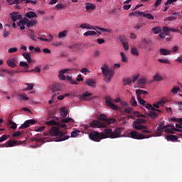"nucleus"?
<instances>
[{
	"label": "nucleus",
	"mask_w": 182,
	"mask_h": 182,
	"mask_svg": "<svg viewBox=\"0 0 182 182\" xmlns=\"http://www.w3.org/2000/svg\"><path fill=\"white\" fill-rule=\"evenodd\" d=\"M139 74H137V75H133L132 76V82H133V83H134V82H136V81H137V79H139Z\"/></svg>",
	"instance_id": "obj_61"
},
{
	"label": "nucleus",
	"mask_w": 182,
	"mask_h": 182,
	"mask_svg": "<svg viewBox=\"0 0 182 182\" xmlns=\"http://www.w3.org/2000/svg\"><path fill=\"white\" fill-rule=\"evenodd\" d=\"M10 135L8 134H4L0 137V143H2V141H5V140L9 139Z\"/></svg>",
	"instance_id": "obj_47"
},
{
	"label": "nucleus",
	"mask_w": 182,
	"mask_h": 182,
	"mask_svg": "<svg viewBox=\"0 0 182 182\" xmlns=\"http://www.w3.org/2000/svg\"><path fill=\"white\" fill-rule=\"evenodd\" d=\"M146 83H147V80L146 79V77L140 78L137 81V85L141 89H144V86H146Z\"/></svg>",
	"instance_id": "obj_13"
},
{
	"label": "nucleus",
	"mask_w": 182,
	"mask_h": 182,
	"mask_svg": "<svg viewBox=\"0 0 182 182\" xmlns=\"http://www.w3.org/2000/svg\"><path fill=\"white\" fill-rule=\"evenodd\" d=\"M9 35H11V33L6 30H4V34L3 36L4 38H8L9 37Z\"/></svg>",
	"instance_id": "obj_58"
},
{
	"label": "nucleus",
	"mask_w": 182,
	"mask_h": 182,
	"mask_svg": "<svg viewBox=\"0 0 182 182\" xmlns=\"http://www.w3.org/2000/svg\"><path fill=\"white\" fill-rule=\"evenodd\" d=\"M27 19H32L33 18H38V15L34 11H29L25 14V17Z\"/></svg>",
	"instance_id": "obj_17"
},
{
	"label": "nucleus",
	"mask_w": 182,
	"mask_h": 182,
	"mask_svg": "<svg viewBox=\"0 0 182 182\" xmlns=\"http://www.w3.org/2000/svg\"><path fill=\"white\" fill-rule=\"evenodd\" d=\"M129 136L131 139H135V140H143L144 139H150V137H151V136H144V134H139L134 130L129 133Z\"/></svg>",
	"instance_id": "obj_6"
},
{
	"label": "nucleus",
	"mask_w": 182,
	"mask_h": 182,
	"mask_svg": "<svg viewBox=\"0 0 182 182\" xmlns=\"http://www.w3.org/2000/svg\"><path fill=\"white\" fill-rule=\"evenodd\" d=\"M137 100L139 105H141L142 106H146V101L142 99L141 97H137Z\"/></svg>",
	"instance_id": "obj_43"
},
{
	"label": "nucleus",
	"mask_w": 182,
	"mask_h": 182,
	"mask_svg": "<svg viewBox=\"0 0 182 182\" xmlns=\"http://www.w3.org/2000/svg\"><path fill=\"white\" fill-rule=\"evenodd\" d=\"M7 144L9 147H14V146H16V144H19L17 141L15 140H9L7 141Z\"/></svg>",
	"instance_id": "obj_28"
},
{
	"label": "nucleus",
	"mask_w": 182,
	"mask_h": 182,
	"mask_svg": "<svg viewBox=\"0 0 182 182\" xmlns=\"http://www.w3.org/2000/svg\"><path fill=\"white\" fill-rule=\"evenodd\" d=\"M165 133H169L171 134H174V129H173V127H172V129H170V128H168V129H166L164 130Z\"/></svg>",
	"instance_id": "obj_55"
},
{
	"label": "nucleus",
	"mask_w": 182,
	"mask_h": 182,
	"mask_svg": "<svg viewBox=\"0 0 182 182\" xmlns=\"http://www.w3.org/2000/svg\"><path fill=\"white\" fill-rule=\"evenodd\" d=\"M136 97H139L140 96H141V95H149V92L146 90H136Z\"/></svg>",
	"instance_id": "obj_25"
},
{
	"label": "nucleus",
	"mask_w": 182,
	"mask_h": 182,
	"mask_svg": "<svg viewBox=\"0 0 182 182\" xmlns=\"http://www.w3.org/2000/svg\"><path fill=\"white\" fill-rule=\"evenodd\" d=\"M102 73L105 76V82L106 83H110L113 76H114V71L113 69H110L108 65H103L101 68Z\"/></svg>",
	"instance_id": "obj_1"
},
{
	"label": "nucleus",
	"mask_w": 182,
	"mask_h": 182,
	"mask_svg": "<svg viewBox=\"0 0 182 182\" xmlns=\"http://www.w3.org/2000/svg\"><path fill=\"white\" fill-rule=\"evenodd\" d=\"M81 73H83L84 75H86L87 73H90V70H89V69L85 68H82L81 70H80Z\"/></svg>",
	"instance_id": "obj_57"
},
{
	"label": "nucleus",
	"mask_w": 182,
	"mask_h": 182,
	"mask_svg": "<svg viewBox=\"0 0 182 182\" xmlns=\"http://www.w3.org/2000/svg\"><path fill=\"white\" fill-rule=\"evenodd\" d=\"M80 28L81 29H93L94 31H96V28H95V27L90 24H87V23H82L80 26Z\"/></svg>",
	"instance_id": "obj_20"
},
{
	"label": "nucleus",
	"mask_w": 182,
	"mask_h": 182,
	"mask_svg": "<svg viewBox=\"0 0 182 182\" xmlns=\"http://www.w3.org/2000/svg\"><path fill=\"white\" fill-rule=\"evenodd\" d=\"M35 123H36V121H35L33 119L26 120L18 129H28V127L35 124Z\"/></svg>",
	"instance_id": "obj_8"
},
{
	"label": "nucleus",
	"mask_w": 182,
	"mask_h": 182,
	"mask_svg": "<svg viewBox=\"0 0 182 182\" xmlns=\"http://www.w3.org/2000/svg\"><path fill=\"white\" fill-rule=\"evenodd\" d=\"M159 113H161V110L154 108L149 111V116L151 119H157L159 117Z\"/></svg>",
	"instance_id": "obj_10"
},
{
	"label": "nucleus",
	"mask_w": 182,
	"mask_h": 182,
	"mask_svg": "<svg viewBox=\"0 0 182 182\" xmlns=\"http://www.w3.org/2000/svg\"><path fill=\"white\" fill-rule=\"evenodd\" d=\"M114 100L110 96H107L105 97V104L107 105V107H110L112 110H119V107L114 105Z\"/></svg>",
	"instance_id": "obj_7"
},
{
	"label": "nucleus",
	"mask_w": 182,
	"mask_h": 182,
	"mask_svg": "<svg viewBox=\"0 0 182 182\" xmlns=\"http://www.w3.org/2000/svg\"><path fill=\"white\" fill-rule=\"evenodd\" d=\"M70 122L73 123V122H74L73 119H72V118H65V119H62L63 123H69Z\"/></svg>",
	"instance_id": "obj_52"
},
{
	"label": "nucleus",
	"mask_w": 182,
	"mask_h": 182,
	"mask_svg": "<svg viewBox=\"0 0 182 182\" xmlns=\"http://www.w3.org/2000/svg\"><path fill=\"white\" fill-rule=\"evenodd\" d=\"M130 103L134 107H136V106H137V101H136V98L134 96L132 97Z\"/></svg>",
	"instance_id": "obj_41"
},
{
	"label": "nucleus",
	"mask_w": 182,
	"mask_h": 182,
	"mask_svg": "<svg viewBox=\"0 0 182 182\" xmlns=\"http://www.w3.org/2000/svg\"><path fill=\"white\" fill-rule=\"evenodd\" d=\"M98 120H102V122H107V117H106V114H101L98 117Z\"/></svg>",
	"instance_id": "obj_42"
},
{
	"label": "nucleus",
	"mask_w": 182,
	"mask_h": 182,
	"mask_svg": "<svg viewBox=\"0 0 182 182\" xmlns=\"http://www.w3.org/2000/svg\"><path fill=\"white\" fill-rule=\"evenodd\" d=\"M120 55L122 58V62H124V63H127L129 60L127 59V57H126V54H124L123 52H121Z\"/></svg>",
	"instance_id": "obj_39"
},
{
	"label": "nucleus",
	"mask_w": 182,
	"mask_h": 182,
	"mask_svg": "<svg viewBox=\"0 0 182 182\" xmlns=\"http://www.w3.org/2000/svg\"><path fill=\"white\" fill-rule=\"evenodd\" d=\"M162 32L165 33L166 36H168V33H170V32H178V30L168 26H163Z\"/></svg>",
	"instance_id": "obj_11"
},
{
	"label": "nucleus",
	"mask_w": 182,
	"mask_h": 182,
	"mask_svg": "<svg viewBox=\"0 0 182 182\" xmlns=\"http://www.w3.org/2000/svg\"><path fill=\"white\" fill-rule=\"evenodd\" d=\"M26 86H28L26 88L23 89L24 92H26V90H32L33 89V84H29V83H26Z\"/></svg>",
	"instance_id": "obj_45"
},
{
	"label": "nucleus",
	"mask_w": 182,
	"mask_h": 182,
	"mask_svg": "<svg viewBox=\"0 0 182 182\" xmlns=\"http://www.w3.org/2000/svg\"><path fill=\"white\" fill-rule=\"evenodd\" d=\"M19 65L21 68H24V69H29V64L25 61H21Z\"/></svg>",
	"instance_id": "obj_34"
},
{
	"label": "nucleus",
	"mask_w": 182,
	"mask_h": 182,
	"mask_svg": "<svg viewBox=\"0 0 182 182\" xmlns=\"http://www.w3.org/2000/svg\"><path fill=\"white\" fill-rule=\"evenodd\" d=\"M79 133H80V131H73L71 132V137H77L79 136Z\"/></svg>",
	"instance_id": "obj_54"
},
{
	"label": "nucleus",
	"mask_w": 182,
	"mask_h": 182,
	"mask_svg": "<svg viewBox=\"0 0 182 182\" xmlns=\"http://www.w3.org/2000/svg\"><path fill=\"white\" fill-rule=\"evenodd\" d=\"M96 9V6L93 4L88 3L87 6H85L86 11H95Z\"/></svg>",
	"instance_id": "obj_27"
},
{
	"label": "nucleus",
	"mask_w": 182,
	"mask_h": 182,
	"mask_svg": "<svg viewBox=\"0 0 182 182\" xmlns=\"http://www.w3.org/2000/svg\"><path fill=\"white\" fill-rule=\"evenodd\" d=\"M180 90V87H176L174 86L173 87V89L171 90V93H173V95H176V93Z\"/></svg>",
	"instance_id": "obj_49"
},
{
	"label": "nucleus",
	"mask_w": 182,
	"mask_h": 182,
	"mask_svg": "<svg viewBox=\"0 0 182 182\" xmlns=\"http://www.w3.org/2000/svg\"><path fill=\"white\" fill-rule=\"evenodd\" d=\"M125 113H127L128 114H130L132 112H133V108L129 107L124 109Z\"/></svg>",
	"instance_id": "obj_63"
},
{
	"label": "nucleus",
	"mask_w": 182,
	"mask_h": 182,
	"mask_svg": "<svg viewBox=\"0 0 182 182\" xmlns=\"http://www.w3.org/2000/svg\"><path fill=\"white\" fill-rule=\"evenodd\" d=\"M96 31H88L85 33H84V36H95L96 35Z\"/></svg>",
	"instance_id": "obj_33"
},
{
	"label": "nucleus",
	"mask_w": 182,
	"mask_h": 182,
	"mask_svg": "<svg viewBox=\"0 0 182 182\" xmlns=\"http://www.w3.org/2000/svg\"><path fill=\"white\" fill-rule=\"evenodd\" d=\"M25 21L27 28H32L33 26H36V23H38L36 20H29L27 18H25Z\"/></svg>",
	"instance_id": "obj_14"
},
{
	"label": "nucleus",
	"mask_w": 182,
	"mask_h": 182,
	"mask_svg": "<svg viewBox=\"0 0 182 182\" xmlns=\"http://www.w3.org/2000/svg\"><path fill=\"white\" fill-rule=\"evenodd\" d=\"M100 56V51L99 50H94V57L99 58Z\"/></svg>",
	"instance_id": "obj_59"
},
{
	"label": "nucleus",
	"mask_w": 182,
	"mask_h": 182,
	"mask_svg": "<svg viewBox=\"0 0 182 182\" xmlns=\"http://www.w3.org/2000/svg\"><path fill=\"white\" fill-rule=\"evenodd\" d=\"M122 132H123V128L122 127H117L114 132L111 129H106L105 130L107 137H109V139H119L122 135Z\"/></svg>",
	"instance_id": "obj_4"
},
{
	"label": "nucleus",
	"mask_w": 182,
	"mask_h": 182,
	"mask_svg": "<svg viewBox=\"0 0 182 182\" xmlns=\"http://www.w3.org/2000/svg\"><path fill=\"white\" fill-rule=\"evenodd\" d=\"M131 53H132L134 56H139V51L137 50V48L133 47V48L131 49Z\"/></svg>",
	"instance_id": "obj_38"
},
{
	"label": "nucleus",
	"mask_w": 182,
	"mask_h": 182,
	"mask_svg": "<svg viewBox=\"0 0 182 182\" xmlns=\"http://www.w3.org/2000/svg\"><path fill=\"white\" fill-rule=\"evenodd\" d=\"M130 8H132V4H124V5L123 6V9H124V11H129V9Z\"/></svg>",
	"instance_id": "obj_60"
},
{
	"label": "nucleus",
	"mask_w": 182,
	"mask_h": 182,
	"mask_svg": "<svg viewBox=\"0 0 182 182\" xmlns=\"http://www.w3.org/2000/svg\"><path fill=\"white\" fill-rule=\"evenodd\" d=\"M85 83L90 87H96V81L93 79H87Z\"/></svg>",
	"instance_id": "obj_18"
},
{
	"label": "nucleus",
	"mask_w": 182,
	"mask_h": 182,
	"mask_svg": "<svg viewBox=\"0 0 182 182\" xmlns=\"http://www.w3.org/2000/svg\"><path fill=\"white\" fill-rule=\"evenodd\" d=\"M10 16L13 22H16V21H21L22 19V15L19 14L18 11L10 13Z\"/></svg>",
	"instance_id": "obj_9"
},
{
	"label": "nucleus",
	"mask_w": 182,
	"mask_h": 182,
	"mask_svg": "<svg viewBox=\"0 0 182 182\" xmlns=\"http://www.w3.org/2000/svg\"><path fill=\"white\" fill-rule=\"evenodd\" d=\"M141 12L142 11H134V12H132L129 13V16H137V15H139V16H141Z\"/></svg>",
	"instance_id": "obj_44"
},
{
	"label": "nucleus",
	"mask_w": 182,
	"mask_h": 182,
	"mask_svg": "<svg viewBox=\"0 0 182 182\" xmlns=\"http://www.w3.org/2000/svg\"><path fill=\"white\" fill-rule=\"evenodd\" d=\"M152 32L155 34L157 35V33H160L161 32V28L160 27H154L152 28Z\"/></svg>",
	"instance_id": "obj_37"
},
{
	"label": "nucleus",
	"mask_w": 182,
	"mask_h": 182,
	"mask_svg": "<svg viewBox=\"0 0 182 182\" xmlns=\"http://www.w3.org/2000/svg\"><path fill=\"white\" fill-rule=\"evenodd\" d=\"M97 42L99 45H102V43H105V42H106V41L103 38H98L97 40Z\"/></svg>",
	"instance_id": "obj_62"
},
{
	"label": "nucleus",
	"mask_w": 182,
	"mask_h": 182,
	"mask_svg": "<svg viewBox=\"0 0 182 182\" xmlns=\"http://www.w3.org/2000/svg\"><path fill=\"white\" fill-rule=\"evenodd\" d=\"M16 25H17V26H19V28L21 31H24L25 25H26V21L25 20V18H22L18 22H17Z\"/></svg>",
	"instance_id": "obj_16"
},
{
	"label": "nucleus",
	"mask_w": 182,
	"mask_h": 182,
	"mask_svg": "<svg viewBox=\"0 0 182 182\" xmlns=\"http://www.w3.org/2000/svg\"><path fill=\"white\" fill-rule=\"evenodd\" d=\"M141 16L146 18V19H151L152 21L154 20V16L151 14H144V12L139 13Z\"/></svg>",
	"instance_id": "obj_22"
},
{
	"label": "nucleus",
	"mask_w": 182,
	"mask_h": 182,
	"mask_svg": "<svg viewBox=\"0 0 182 182\" xmlns=\"http://www.w3.org/2000/svg\"><path fill=\"white\" fill-rule=\"evenodd\" d=\"M17 99H21V100H24V102H26V100H29V97H26V94H16Z\"/></svg>",
	"instance_id": "obj_24"
},
{
	"label": "nucleus",
	"mask_w": 182,
	"mask_h": 182,
	"mask_svg": "<svg viewBox=\"0 0 182 182\" xmlns=\"http://www.w3.org/2000/svg\"><path fill=\"white\" fill-rule=\"evenodd\" d=\"M49 134L50 136H53V137H57V136H60L59 138V141H63L65 140H68V139H70V136L69 135H65V133L60 131L59 128L56 127H53L50 130H49Z\"/></svg>",
	"instance_id": "obj_2"
},
{
	"label": "nucleus",
	"mask_w": 182,
	"mask_h": 182,
	"mask_svg": "<svg viewBox=\"0 0 182 182\" xmlns=\"http://www.w3.org/2000/svg\"><path fill=\"white\" fill-rule=\"evenodd\" d=\"M161 80H163V77H161V75L156 74V75L154 76L153 82H161Z\"/></svg>",
	"instance_id": "obj_30"
},
{
	"label": "nucleus",
	"mask_w": 182,
	"mask_h": 182,
	"mask_svg": "<svg viewBox=\"0 0 182 182\" xmlns=\"http://www.w3.org/2000/svg\"><path fill=\"white\" fill-rule=\"evenodd\" d=\"M60 112L63 117H66V116H68V111L66 110V108L65 107H61L60 109Z\"/></svg>",
	"instance_id": "obj_29"
},
{
	"label": "nucleus",
	"mask_w": 182,
	"mask_h": 182,
	"mask_svg": "<svg viewBox=\"0 0 182 182\" xmlns=\"http://www.w3.org/2000/svg\"><path fill=\"white\" fill-rule=\"evenodd\" d=\"M6 63H7L8 66H9L10 68H16V66H17L15 64V63H14L12 59L7 60Z\"/></svg>",
	"instance_id": "obj_31"
},
{
	"label": "nucleus",
	"mask_w": 182,
	"mask_h": 182,
	"mask_svg": "<svg viewBox=\"0 0 182 182\" xmlns=\"http://www.w3.org/2000/svg\"><path fill=\"white\" fill-rule=\"evenodd\" d=\"M141 125H139V122L137 121L134 122L133 123V128L135 130H140L139 127H140Z\"/></svg>",
	"instance_id": "obj_48"
},
{
	"label": "nucleus",
	"mask_w": 182,
	"mask_h": 182,
	"mask_svg": "<svg viewBox=\"0 0 182 182\" xmlns=\"http://www.w3.org/2000/svg\"><path fill=\"white\" fill-rule=\"evenodd\" d=\"M163 130H164V128H163V127H158L156 128V135L161 136V133H163Z\"/></svg>",
	"instance_id": "obj_40"
},
{
	"label": "nucleus",
	"mask_w": 182,
	"mask_h": 182,
	"mask_svg": "<svg viewBox=\"0 0 182 182\" xmlns=\"http://www.w3.org/2000/svg\"><path fill=\"white\" fill-rule=\"evenodd\" d=\"M144 25L145 23H138L134 26V29H136V31H139V29H140V28H141L142 26H144Z\"/></svg>",
	"instance_id": "obj_46"
},
{
	"label": "nucleus",
	"mask_w": 182,
	"mask_h": 182,
	"mask_svg": "<svg viewBox=\"0 0 182 182\" xmlns=\"http://www.w3.org/2000/svg\"><path fill=\"white\" fill-rule=\"evenodd\" d=\"M23 58L27 60L28 63H32V58H31V54L28 53H23Z\"/></svg>",
	"instance_id": "obj_26"
},
{
	"label": "nucleus",
	"mask_w": 182,
	"mask_h": 182,
	"mask_svg": "<svg viewBox=\"0 0 182 182\" xmlns=\"http://www.w3.org/2000/svg\"><path fill=\"white\" fill-rule=\"evenodd\" d=\"M106 122L108 124H113L116 123V119L114 118L107 119Z\"/></svg>",
	"instance_id": "obj_50"
},
{
	"label": "nucleus",
	"mask_w": 182,
	"mask_h": 182,
	"mask_svg": "<svg viewBox=\"0 0 182 182\" xmlns=\"http://www.w3.org/2000/svg\"><path fill=\"white\" fill-rule=\"evenodd\" d=\"M59 90H60V87H58V85H54V87H53V90H52V91L53 92V93H55V92H58V91H59Z\"/></svg>",
	"instance_id": "obj_64"
},
{
	"label": "nucleus",
	"mask_w": 182,
	"mask_h": 182,
	"mask_svg": "<svg viewBox=\"0 0 182 182\" xmlns=\"http://www.w3.org/2000/svg\"><path fill=\"white\" fill-rule=\"evenodd\" d=\"M89 138L93 141H100L102 139H107V135L105 134H101L99 132H93L90 133Z\"/></svg>",
	"instance_id": "obj_5"
},
{
	"label": "nucleus",
	"mask_w": 182,
	"mask_h": 182,
	"mask_svg": "<svg viewBox=\"0 0 182 182\" xmlns=\"http://www.w3.org/2000/svg\"><path fill=\"white\" fill-rule=\"evenodd\" d=\"M46 124H48V126H58V124H59V122H56L55 119H52L50 121H48Z\"/></svg>",
	"instance_id": "obj_35"
},
{
	"label": "nucleus",
	"mask_w": 182,
	"mask_h": 182,
	"mask_svg": "<svg viewBox=\"0 0 182 182\" xmlns=\"http://www.w3.org/2000/svg\"><path fill=\"white\" fill-rule=\"evenodd\" d=\"M159 53L162 56H167L168 55H171V50H167L166 48H161L159 50Z\"/></svg>",
	"instance_id": "obj_19"
},
{
	"label": "nucleus",
	"mask_w": 182,
	"mask_h": 182,
	"mask_svg": "<svg viewBox=\"0 0 182 182\" xmlns=\"http://www.w3.org/2000/svg\"><path fill=\"white\" fill-rule=\"evenodd\" d=\"M27 0H14V4L16 5H22L26 4Z\"/></svg>",
	"instance_id": "obj_36"
},
{
	"label": "nucleus",
	"mask_w": 182,
	"mask_h": 182,
	"mask_svg": "<svg viewBox=\"0 0 182 182\" xmlns=\"http://www.w3.org/2000/svg\"><path fill=\"white\" fill-rule=\"evenodd\" d=\"M166 139L168 141H177L178 137L176 135H167Z\"/></svg>",
	"instance_id": "obj_21"
},
{
	"label": "nucleus",
	"mask_w": 182,
	"mask_h": 182,
	"mask_svg": "<svg viewBox=\"0 0 182 182\" xmlns=\"http://www.w3.org/2000/svg\"><path fill=\"white\" fill-rule=\"evenodd\" d=\"M122 82H124V86H132V81L130 77L124 78Z\"/></svg>",
	"instance_id": "obj_23"
},
{
	"label": "nucleus",
	"mask_w": 182,
	"mask_h": 182,
	"mask_svg": "<svg viewBox=\"0 0 182 182\" xmlns=\"http://www.w3.org/2000/svg\"><path fill=\"white\" fill-rule=\"evenodd\" d=\"M90 96H93V94L86 92L84 94L80 95V99L81 100H90Z\"/></svg>",
	"instance_id": "obj_15"
},
{
	"label": "nucleus",
	"mask_w": 182,
	"mask_h": 182,
	"mask_svg": "<svg viewBox=\"0 0 182 182\" xmlns=\"http://www.w3.org/2000/svg\"><path fill=\"white\" fill-rule=\"evenodd\" d=\"M9 53H15V52H18L17 48H11L8 50Z\"/></svg>",
	"instance_id": "obj_56"
},
{
	"label": "nucleus",
	"mask_w": 182,
	"mask_h": 182,
	"mask_svg": "<svg viewBox=\"0 0 182 182\" xmlns=\"http://www.w3.org/2000/svg\"><path fill=\"white\" fill-rule=\"evenodd\" d=\"M90 127L92 129H96V127L100 129V127H103V124L102 122L97 121V119L93 120L90 124Z\"/></svg>",
	"instance_id": "obj_12"
},
{
	"label": "nucleus",
	"mask_w": 182,
	"mask_h": 182,
	"mask_svg": "<svg viewBox=\"0 0 182 182\" xmlns=\"http://www.w3.org/2000/svg\"><path fill=\"white\" fill-rule=\"evenodd\" d=\"M72 70H74V69L73 68H65L63 70H60L59 71L58 77H59L60 80H66V79H67V80L68 82H70V83L71 85H79V83H77L76 82V80H73V78H72V77L68 75L66 77V76H65V73H66L67 72H72Z\"/></svg>",
	"instance_id": "obj_3"
},
{
	"label": "nucleus",
	"mask_w": 182,
	"mask_h": 182,
	"mask_svg": "<svg viewBox=\"0 0 182 182\" xmlns=\"http://www.w3.org/2000/svg\"><path fill=\"white\" fill-rule=\"evenodd\" d=\"M9 124H10V129H13V130H15V129H16L17 127L16 123L12 121H9Z\"/></svg>",
	"instance_id": "obj_51"
},
{
	"label": "nucleus",
	"mask_w": 182,
	"mask_h": 182,
	"mask_svg": "<svg viewBox=\"0 0 182 182\" xmlns=\"http://www.w3.org/2000/svg\"><path fill=\"white\" fill-rule=\"evenodd\" d=\"M68 36V31L65 30L62 32H60L58 33V38L59 39H62V38H65V36Z\"/></svg>",
	"instance_id": "obj_32"
},
{
	"label": "nucleus",
	"mask_w": 182,
	"mask_h": 182,
	"mask_svg": "<svg viewBox=\"0 0 182 182\" xmlns=\"http://www.w3.org/2000/svg\"><path fill=\"white\" fill-rule=\"evenodd\" d=\"M158 62H160V63H166L170 65V60L168 59H159Z\"/></svg>",
	"instance_id": "obj_53"
}]
</instances>
